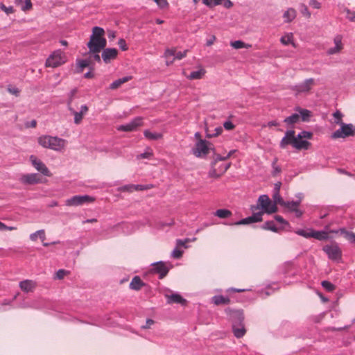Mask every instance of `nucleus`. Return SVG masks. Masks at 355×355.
<instances>
[{
    "mask_svg": "<svg viewBox=\"0 0 355 355\" xmlns=\"http://www.w3.org/2000/svg\"><path fill=\"white\" fill-rule=\"evenodd\" d=\"M275 201L272 202L267 195H261L259 197L257 206H252L253 214L249 217L241 219L232 223H226L227 225H248L262 220L263 213L272 214L277 211V207Z\"/></svg>",
    "mask_w": 355,
    "mask_h": 355,
    "instance_id": "nucleus-1",
    "label": "nucleus"
},
{
    "mask_svg": "<svg viewBox=\"0 0 355 355\" xmlns=\"http://www.w3.org/2000/svg\"><path fill=\"white\" fill-rule=\"evenodd\" d=\"M105 31L103 28L95 26L92 28V33L90 40L87 43V46L90 51L101 52L107 44L106 39L103 37Z\"/></svg>",
    "mask_w": 355,
    "mask_h": 355,
    "instance_id": "nucleus-2",
    "label": "nucleus"
},
{
    "mask_svg": "<svg viewBox=\"0 0 355 355\" xmlns=\"http://www.w3.org/2000/svg\"><path fill=\"white\" fill-rule=\"evenodd\" d=\"M38 144L44 148L51 149L54 151L61 152L67 145V141L50 135H42L37 139Z\"/></svg>",
    "mask_w": 355,
    "mask_h": 355,
    "instance_id": "nucleus-3",
    "label": "nucleus"
},
{
    "mask_svg": "<svg viewBox=\"0 0 355 355\" xmlns=\"http://www.w3.org/2000/svg\"><path fill=\"white\" fill-rule=\"evenodd\" d=\"M77 90L76 89H72L68 94L67 106L69 110L74 116V123L76 124H80L83 119V116L88 112V107L86 105L80 106V111H76L73 106V103L76 102L74 96L76 94Z\"/></svg>",
    "mask_w": 355,
    "mask_h": 355,
    "instance_id": "nucleus-4",
    "label": "nucleus"
},
{
    "mask_svg": "<svg viewBox=\"0 0 355 355\" xmlns=\"http://www.w3.org/2000/svg\"><path fill=\"white\" fill-rule=\"evenodd\" d=\"M223 161L225 160L224 158H222V155L219 154L215 155L214 161L211 163V168L209 171L211 177L219 178L230 167V162L224 163L223 162Z\"/></svg>",
    "mask_w": 355,
    "mask_h": 355,
    "instance_id": "nucleus-5",
    "label": "nucleus"
},
{
    "mask_svg": "<svg viewBox=\"0 0 355 355\" xmlns=\"http://www.w3.org/2000/svg\"><path fill=\"white\" fill-rule=\"evenodd\" d=\"M322 250L332 261L336 263L342 262L343 252L338 243H332L325 245L323 246Z\"/></svg>",
    "mask_w": 355,
    "mask_h": 355,
    "instance_id": "nucleus-6",
    "label": "nucleus"
},
{
    "mask_svg": "<svg viewBox=\"0 0 355 355\" xmlns=\"http://www.w3.org/2000/svg\"><path fill=\"white\" fill-rule=\"evenodd\" d=\"M233 317L236 318V320L232 324L234 334L236 338H241L245 334V329L242 323L243 320V312L239 310L235 311L233 312Z\"/></svg>",
    "mask_w": 355,
    "mask_h": 355,
    "instance_id": "nucleus-7",
    "label": "nucleus"
},
{
    "mask_svg": "<svg viewBox=\"0 0 355 355\" xmlns=\"http://www.w3.org/2000/svg\"><path fill=\"white\" fill-rule=\"evenodd\" d=\"M66 62V56L61 50L53 51L46 59L45 65L47 67L55 68Z\"/></svg>",
    "mask_w": 355,
    "mask_h": 355,
    "instance_id": "nucleus-8",
    "label": "nucleus"
},
{
    "mask_svg": "<svg viewBox=\"0 0 355 355\" xmlns=\"http://www.w3.org/2000/svg\"><path fill=\"white\" fill-rule=\"evenodd\" d=\"M355 135V126L351 123H341L340 128L331 135L333 139L345 138Z\"/></svg>",
    "mask_w": 355,
    "mask_h": 355,
    "instance_id": "nucleus-9",
    "label": "nucleus"
},
{
    "mask_svg": "<svg viewBox=\"0 0 355 355\" xmlns=\"http://www.w3.org/2000/svg\"><path fill=\"white\" fill-rule=\"evenodd\" d=\"M94 198L88 195L84 196H74L65 202V205L67 206H79L85 203H89L94 201Z\"/></svg>",
    "mask_w": 355,
    "mask_h": 355,
    "instance_id": "nucleus-10",
    "label": "nucleus"
},
{
    "mask_svg": "<svg viewBox=\"0 0 355 355\" xmlns=\"http://www.w3.org/2000/svg\"><path fill=\"white\" fill-rule=\"evenodd\" d=\"M189 241L190 239L188 238L185 239L184 240L177 239L176 246L171 252V257L174 259H180L184 252L182 248L187 249L188 248L187 243H189Z\"/></svg>",
    "mask_w": 355,
    "mask_h": 355,
    "instance_id": "nucleus-11",
    "label": "nucleus"
},
{
    "mask_svg": "<svg viewBox=\"0 0 355 355\" xmlns=\"http://www.w3.org/2000/svg\"><path fill=\"white\" fill-rule=\"evenodd\" d=\"M30 161L35 169L40 171L42 174L48 177L51 175V173L46 165L35 155H31Z\"/></svg>",
    "mask_w": 355,
    "mask_h": 355,
    "instance_id": "nucleus-12",
    "label": "nucleus"
},
{
    "mask_svg": "<svg viewBox=\"0 0 355 355\" xmlns=\"http://www.w3.org/2000/svg\"><path fill=\"white\" fill-rule=\"evenodd\" d=\"M209 153V147L205 140L198 141L195 148L193 149V153L198 157L205 156Z\"/></svg>",
    "mask_w": 355,
    "mask_h": 355,
    "instance_id": "nucleus-13",
    "label": "nucleus"
},
{
    "mask_svg": "<svg viewBox=\"0 0 355 355\" xmlns=\"http://www.w3.org/2000/svg\"><path fill=\"white\" fill-rule=\"evenodd\" d=\"M142 125V118L136 117L130 122L121 125L118 127V130L130 132L136 130V128Z\"/></svg>",
    "mask_w": 355,
    "mask_h": 355,
    "instance_id": "nucleus-14",
    "label": "nucleus"
},
{
    "mask_svg": "<svg viewBox=\"0 0 355 355\" xmlns=\"http://www.w3.org/2000/svg\"><path fill=\"white\" fill-rule=\"evenodd\" d=\"M295 137V132L294 130H287L279 143V147L285 149L288 145L293 146Z\"/></svg>",
    "mask_w": 355,
    "mask_h": 355,
    "instance_id": "nucleus-15",
    "label": "nucleus"
},
{
    "mask_svg": "<svg viewBox=\"0 0 355 355\" xmlns=\"http://www.w3.org/2000/svg\"><path fill=\"white\" fill-rule=\"evenodd\" d=\"M334 46L327 50L328 55H334L339 53L343 49V36L336 35L334 38Z\"/></svg>",
    "mask_w": 355,
    "mask_h": 355,
    "instance_id": "nucleus-16",
    "label": "nucleus"
},
{
    "mask_svg": "<svg viewBox=\"0 0 355 355\" xmlns=\"http://www.w3.org/2000/svg\"><path fill=\"white\" fill-rule=\"evenodd\" d=\"M168 270L166 264L162 261L153 264L152 270L154 272L158 273L160 279H162L167 275Z\"/></svg>",
    "mask_w": 355,
    "mask_h": 355,
    "instance_id": "nucleus-17",
    "label": "nucleus"
},
{
    "mask_svg": "<svg viewBox=\"0 0 355 355\" xmlns=\"http://www.w3.org/2000/svg\"><path fill=\"white\" fill-rule=\"evenodd\" d=\"M118 51L114 48H108L103 50L102 53V59L105 63H109L112 60L116 58Z\"/></svg>",
    "mask_w": 355,
    "mask_h": 355,
    "instance_id": "nucleus-18",
    "label": "nucleus"
},
{
    "mask_svg": "<svg viewBox=\"0 0 355 355\" xmlns=\"http://www.w3.org/2000/svg\"><path fill=\"white\" fill-rule=\"evenodd\" d=\"M311 143L306 140L298 138V135H295L293 148L297 150H307L309 148Z\"/></svg>",
    "mask_w": 355,
    "mask_h": 355,
    "instance_id": "nucleus-19",
    "label": "nucleus"
},
{
    "mask_svg": "<svg viewBox=\"0 0 355 355\" xmlns=\"http://www.w3.org/2000/svg\"><path fill=\"white\" fill-rule=\"evenodd\" d=\"M314 85V79L309 78L305 80L304 82L300 83L295 86V90L297 92H309L312 86Z\"/></svg>",
    "mask_w": 355,
    "mask_h": 355,
    "instance_id": "nucleus-20",
    "label": "nucleus"
},
{
    "mask_svg": "<svg viewBox=\"0 0 355 355\" xmlns=\"http://www.w3.org/2000/svg\"><path fill=\"white\" fill-rule=\"evenodd\" d=\"M331 232L340 234L350 243L355 244V234L354 232L348 231L345 228H340L338 230H333Z\"/></svg>",
    "mask_w": 355,
    "mask_h": 355,
    "instance_id": "nucleus-21",
    "label": "nucleus"
},
{
    "mask_svg": "<svg viewBox=\"0 0 355 355\" xmlns=\"http://www.w3.org/2000/svg\"><path fill=\"white\" fill-rule=\"evenodd\" d=\"M296 196L298 198V200L296 201H284L283 203H279V205L284 206L289 211H293V210H295L297 207H298L303 197L302 193H298Z\"/></svg>",
    "mask_w": 355,
    "mask_h": 355,
    "instance_id": "nucleus-22",
    "label": "nucleus"
},
{
    "mask_svg": "<svg viewBox=\"0 0 355 355\" xmlns=\"http://www.w3.org/2000/svg\"><path fill=\"white\" fill-rule=\"evenodd\" d=\"M152 187L151 185L128 184L121 188V191L132 192V191L147 190Z\"/></svg>",
    "mask_w": 355,
    "mask_h": 355,
    "instance_id": "nucleus-23",
    "label": "nucleus"
},
{
    "mask_svg": "<svg viewBox=\"0 0 355 355\" xmlns=\"http://www.w3.org/2000/svg\"><path fill=\"white\" fill-rule=\"evenodd\" d=\"M21 180L23 182L29 184H33L40 182V178L39 175L36 173L24 175L22 176Z\"/></svg>",
    "mask_w": 355,
    "mask_h": 355,
    "instance_id": "nucleus-24",
    "label": "nucleus"
},
{
    "mask_svg": "<svg viewBox=\"0 0 355 355\" xmlns=\"http://www.w3.org/2000/svg\"><path fill=\"white\" fill-rule=\"evenodd\" d=\"M35 283L32 280H24L19 283V287L20 288L26 293L31 292L34 290L35 288Z\"/></svg>",
    "mask_w": 355,
    "mask_h": 355,
    "instance_id": "nucleus-25",
    "label": "nucleus"
},
{
    "mask_svg": "<svg viewBox=\"0 0 355 355\" xmlns=\"http://www.w3.org/2000/svg\"><path fill=\"white\" fill-rule=\"evenodd\" d=\"M282 186V183L280 182H277L275 184L272 198L275 203H283L284 200L280 196L279 191Z\"/></svg>",
    "mask_w": 355,
    "mask_h": 355,
    "instance_id": "nucleus-26",
    "label": "nucleus"
},
{
    "mask_svg": "<svg viewBox=\"0 0 355 355\" xmlns=\"http://www.w3.org/2000/svg\"><path fill=\"white\" fill-rule=\"evenodd\" d=\"M311 238H314L319 241H326L329 239V234L327 231H316L311 230Z\"/></svg>",
    "mask_w": 355,
    "mask_h": 355,
    "instance_id": "nucleus-27",
    "label": "nucleus"
},
{
    "mask_svg": "<svg viewBox=\"0 0 355 355\" xmlns=\"http://www.w3.org/2000/svg\"><path fill=\"white\" fill-rule=\"evenodd\" d=\"M280 42L284 45L291 44L293 47H296L293 40V34L292 33H285L281 38Z\"/></svg>",
    "mask_w": 355,
    "mask_h": 355,
    "instance_id": "nucleus-28",
    "label": "nucleus"
},
{
    "mask_svg": "<svg viewBox=\"0 0 355 355\" xmlns=\"http://www.w3.org/2000/svg\"><path fill=\"white\" fill-rule=\"evenodd\" d=\"M144 284L140 277L135 276L132 278L131 282L130 283V288L132 290L139 291L144 286Z\"/></svg>",
    "mask_w": 355,
    "mask_h": 355,
    "instance_id": "nucleus-29",
    "label": "nucleus"
},
{
    "mask_svg": "<svg viewBox=\"0 0 355 355\" xmlns=\"http://www.w3.org/2000/svg\"><path fill=\"white\" fill-rule=\"evenodd\" d=\"M132 79L131 76H125L121 78H119L114 82H112L110 85V89H116L120 87L123 83H127L128 81Z\"/></svg>",
    "mask_w": 355,
    "mask_h": 355,
    "instance_id": "nucleus-30",
    "label": "nucleus"
},
{
    "mask_svg": "<svg viewBox=\"0 0 355 355\" xmlns=\"http://www.w3.org/2000/svg\"><path fill=\"white\" fill-rule=\"evenodd\" d=\"M296 17V10L293 8L287 9L283 14L284 22L288 23L292 21Z\"/></svg>",
    "mask_w": 355,
    "mask_h": 355,
    "instance_id": "nucleus-31",
    "label": "nucleus"
},
{
    "mask_svg": "<svg viewBox=\"0 0 355 355\" xmlns=\"http://www.w3.org/2000/svg\"><path fill=\"white\" fill-rule=\"evenodd\" d=\"M166 297L168 299V303H179L184 304L186 300L182 297V296L178 293H173L171 295H166Z\"/></svg>",
    "mask_w": 355,
    "mask_h": 355,
    "instance_id": "nucleus-32",
    "label": "nucleus"
},
{
    "mask_svg": "<svg viewBox=\"0 0 355 355\" xmlns=\"http://www.w3.org/2000/svg\"><path fill=\"white\" fill-rule=\"evenodd\" d=\"M144 135L146 138L149 140H158L162 138L163 135L160 132H150L148 130H146L144 132Z\"/></svg>",
    "mask_w": 355,
    "mask_h": 355,
    "instance_id": "nucleus-33",
    "label": "nucleus"
},
{
    "mask_svg": "<svg viewBox=\"0 0 355 355\" xmlns=\"http://www.w3.org/2000/svg\"><path fill=\"white\" fill-rule=\"evenodd\" d=\"M211 301L216 305L227 304L230 302V299L223 295H215L212 297Z\"/></svg>",
    "mask_w": 355,
    "mask_h": 355,
    "instance_id": "nucleus-34",
    "label": "nucleus"
},
{
    "mask_svg": "<svg viewBox=\"0 0 355 355\" xmlns=\"http://www.w3.org/2000/svg\"><path fill=\"white\" fill-rule=\"evenodd\" d=\"M37 238H40L42 240V241H44L46 236L45 231L44 230L36 231L35 232L30 235V239L32 241H35L37 239Z\"/></svg>",
    "mask_w": 355,
    "mask_h": 355,
    "instance_id": "nucleus-35",
    "label": "nucleus"
},
{
    "mask_svg": "<svg viewBox=\"0 0 355 355\" xmlns=\"http://www.w3.org/2000/svg\"><path fill=\"white\" fill-rule=\"evenodd\" d=\"M300 114V119H301L303 121H308L311 116V112L306 109L297 108L296 110Z\"/></svg>",
    "mask_w": 355,
    "mask_h": 355,
    "instance_id": "nucleus-36",
    "label": "nucleus"
},
{
    "mask_svg": "<svg viewBox=\"0 0 355 355\" xmlns=\"http://www.w3.org/2000/svg\"><path fill=\"white\" fill-rule=\"evenodd\" d=\"M205 73V71L203 69H200L198 71H192L189 76H187L189 79L197 80L201 79Z\"/></svg>",
    "mask_w": 355,
    "mask_h": 355,
    "instance_id": "nucleus-37",
    "label": "nucleus"
},
{
    "mask_svg": "<svg viewBox=\"0 0 355 355\" xmlns=\"http://www.w3.org/2000/svg\"><path fill=\"white\" fill-rule=\"evenodd\" d=\"M300 121V114L298 113H294L291 116L286 117L284 122L288 125H293L297 123Z\"/></svg>",
    "mask_w": 355,
    "mask_h": 355,
    "instance_id": "nucleus-38",
    "label": "nucleus"
},
{
    "mask_svg": "<svg viewBox=\"0 0 355 355\" xmlns=\"http://www.w3.org/2000/svg\"><path fill=\"white\" fill-rule=\"evenodd\" d=\"M214 215L220 218H227L232 216V212L226 209H220L216 211Z\"/></svg>",
    "mask_w": 355,
    "mask_h": 355,
    "instance_id": "nucleus-39",
    "label": "nucleus"
},
{
    "mask_svg": "<svg viewBox=\"0 0 355 355\" xmlns=\"http://www.w3.org/2000/svg\"><path fill=\"white\" fill-rule=\"evenodd\" d=\"M175 53H176L175 49H166L164 56L167 60H166L167 65H170L173 62V60L169 61L168 59L170 57H172V56L175 58Z\"/></svg>",
    "mask_w": 355,
    "mask_h": 355,
    "instance_id": "nucleus-40",
    "label": "nucleus"
},
{
    "mask_svg": "<svg viewBox=\"0 0 355 355\" xmlns=\"http://www.w3.org/2000/svg\"><path fill=\"white\" fill-rule=\"evenodd\" d=\"M263 229L270 230L274 232H277L280 230L279 228L277 227L275 223L273 221H267L263 225Z\"/></svg>",
    "mask_w": 355,
    "mask_h": 355,
    "instance_id": "nucleus-41",
    "label": "nucleus"
},
{
    "mask_svg": "<svg viewBox=\"0 0 355 355\" xmlns=\"http://www.w3.org/2000/svg\"><path fill=\"white\" fill-rule=\"evenodd\" d=\"M231 46L236 49H242V48H250L251 45L248 44H245L241 40H236L231 42Z\"/></svg>",
    "mask_w": 355,
    "mask_h": 355,
    "instance_id": "nucleus-42",
    "label": "nucleus"
},
{
    "mask_svg": "<svg viewBox=\"0 0 355 355\" xmlns=\"http://www.w3.org/2000/svg\"><path fill=\"white\" fill-rule=\"evenodd\" d=\"M153 155V150L148 147L146 149V151L143 153H141L137 156V159H150Z\"/></svg>",
    "mask_w": 355,
    "mask_h": 355,
    "instance_id": "nucleus-43",
    "label": "nucleus"
},
{
    "mask_svg": "<svg viewBox=\"0 0 355 355\" xmlns=\"http://www.w3.org/2000/svg\"><path fill=\"white\" fill-rule=\"evenodd\" d=\"M99 53L100 52L90 51H89L88 58L91 62H92L93 61L97 62H101V57L99 55Z\"/></svg>",
    "mask_w": 355,
    "mask_h": 355,
    "instance_id": "nucleus-44",
    "label": "nucleus"
},
{
    "mask_svg": "<svg viewBox=\"0 0 355 355\" xmlns=\"http://www.w3.org/2000/svg\"><path fill=\"white\" fill-rule=\"evenodd\" d=\"M223 132V128L221 127H217L214 129V132H211L209 129L207 128L206 130L207 137H216L219 135H220Z\"/></svg>",
    "mask_w": 355,
    "mask_h": 355,
    "instance_id": "nucleus-45",
    "label": "nucleus"
},
{
    "mask_svg": "<svg viewBox=\"0 0 355 355\" xmlns=\"http://www.w3.org/2000/svg\"><path fill=\"white\" fill-rule=\"evenodd\" d=\"M300 12L306 17L309 18L311 17V12L309 11L308 8L304 4H301L300 6Z\"/></svg>",
    "mask_w": 355,
    "mask_h": 355,
    "instance_id": "nucleus-46",
    "label": "nucleus"
},
{
    "mask_svg": "<svg viewBox=\"0 0 355 355\" xmlns=\"http://www.w3.org/2000/svg\"><path fill=\"white\" fill-rule=\"evenodd\" d=\"M295 233L306 239L311 238V230H309V231L304 230H298L295 232Z\"/></svg>",
    "mask_w": 355,
    "mask_h": 355,
    "instance_id": "nucleus-47",
    "label": "nucleus"
},
{
    "mask_svg": "<svg viewBox=\"0 0 355 355\" xmlns=\"http://www.w3.org/2000/svg\"><path fill=\"white\" fill-rule=\"evenodd\" d=\"M160 9H164L168 8V3L167 0H153Z\"/></svg>",
    "mask_w": 355,
    "mask_h": 355,
    "instance_id": "nucleus-48",
    "label": "nucleus"
},
{
    "mask_svg": "<svg viewBox=\"0 0 355 355\" xmlns=\"http://www.w3.org/2000/svg\"><path fill=\"white\" fill-rule=\"evenodd\" d=\"M297 135H298V138H301L302 139H310L313 137V134L311 132L304 131V130L298 133Z\"/></svg>",
    "mask_w": 355,
    "mask_h": 355,
    "instance_id": "nucleus-49",
    "label": "nucleus"
},
{
    "mask_svg": "<svg viewBox=\"0 0 355 355\" xmlns=\"http://www.w3.org/2000/svg\"><path fill=\"white\" fill-rule=\"evenodd\" d=\"M346 17L351 21H355V12L351 11L349 9L345 10Z\"/></svg>",
    "mask_w": 355,
    "mask_h": 355,
    "instance_id": "nucleus-50",
    "label": "nucleus"
},
{
    "mask_svg": "<svg viewBox=\"0 0 355 355\" xmlns=\"http://www.w3.org/2000/svg\"><path fill=\"white\" fill-rule=\"evenodd\" d=\"M334 117L335 119V123H337V124H340L341 125V123H343L342 122V116H343V114L340 112L339 111H336V112L334 113Z\"/></svg>",
    "mask_w": 355,
    "mask_h": 355,
    "instance_id": "nucleus-51",
    "label": "nucleus"
},
{
    "mask_svg": "<svg viewBox=\"0 0 355 355\" xmlns=\"http://www.w3.org/2000/svg\"><path fill=\"white\" fill-rule=\"evenodd\" d=\"M277 159L275 158L274 161L272 163V174L275 175L276 174L280 173L281 168L279 166L277 165Z\"/></svg>",
    "mask_w": 355,
    "mask_h": 355,
    "instance_id": "nucleus-52",
    "label": "nucleus"
},
{
    "mask_svg": "<svg viewBox=\"0 0 355 355\" xmlns=\"http://www.w3.org/2000/svg\"><path fill=\"white\" fill-rule=\"evenodd\" d=\"M322 286L328 291H332L334 289V286L328 281L322 282Z\"/></svg>",
    "mask_w": 355,
    "mask_h": 355,
    "instance_id": "nucleus-53",
    "label": "nucleus"
},
{
    "mask_svg": "<svg viewBox=\"0 0 355 355\" xmlns=\"http://www.w3.org/2000/svg\"><path fill=\"white\" fill-rule=\"evenodd\" d=\"M91 63L92 62H90L89 58H87V59H84V60H80L78 62V65H79L80 68L84 69L87 67H89L91 64Z\"/></svg>",
    "mask_w": 355,
    "mask_h": 355,
    "instance_id": "nucleus-54",
    "label": "nucleus"
},
{
    "mask_svg": "<svg viewBox=\"0 0 355 355\" xmlns=\"http://www.w3.org/2000/svg\"><path fill=\"white\" fill-rule=\"evenodd\" d=\"M1 9L4 11L6 14H11L14 12V9L12 6L6 7L4 4H0Z\"/></svg>",
    "mask_w": 355,
    "mask_h": 355,
    "instance_id": "nucleus-55",
    "label": "nucleus"
},
{
    "mask_svg": "<svg viewBox=\"0 0 355 355\" xmlns=\"http://www.w3.org/2000/svg\"><path fill=\"white\" fill-rule=\"evenodd\" d=\"M187 52H188L187 50H185L184 51H178V52L176 51L175 55L173 60L175 59L181 60V59L184 58V57H186Z\"/></svg>",
    "mask_w": 355,
    "mask_h": 355,
    "instance_id": "nucleus-56",
    "label": "nucleus"
},
{
    "mask_svg": "<svg viewBox=\"0 0 355 355\" xmlns=\"http://www.w3.org/2000/svg\"><path fill=\"white\" fill-rule=\"evenodd\" d=\"M32 8L31 0H25L24 4L21 7V10L26 11Z\"/></svg>",
    "mask_w": 355,
    "mask_h": 355,
    "instance_id": "nucleus-57",
    "label": "nucleus"
},
{
    "mask_svg": "<svg viewBox=\"0 0 355 355\" xmlns=\"http://www.w3.org/2000/svg\"><path fill=\"white\" fill-rule=\"evenodd\" d=\"M223 127L227 130H232L234 128V125L230 121H227L223 123Z\"/></svg>",
    "mask_w": 355,
    "mask_h": 355,
    "instance_id": "nucleus-58",
    "label": "nucleus"
},
{
    "mask_svg": "<svg viewBox=\"0 0 355 355\" xmlns=\"http://www.w3.org/2000/svg\"><path fill=\"white\" fill-rule=\"evenodd\" d=\"M309 3L310 6L315 9H319L321 6L320 3L317 0H310Z\"/></svg>",
    "mask_w": 355,
    "mask_h": 355,
    "instance_id": "nucleus-59",
    "label": "nucleus"
},
{
    "mask_svg": "<svg viewBox=\"0 0 355 355\" xmlns=\"http://www.w3.org/2000/svg\"><path fill=\"white\" fill-rule=\"evenodd\" d=\"M67 274V271L63 270V269H60L59 270L57 271L56 272V278L57 279H62L65 275Z\"/></svg>",
    "mask_w": 355,
    "mask_h": 355,
    "instance_id": "nucleus-60",
    "label": "nucleus"
},
{
    "mask_svg": "<svg viewBox=\"0 0 355 355\" xmlns=\"http://www.w3.org/2000/svg\"><path fill=\"white\" fill-rule=\"evenodd\" d=\"M118 44L123 51H126L128 49L126 42L123 39H120L118 42Z\"/></svg>",
    "mask_w": 355,
    "mask_h": 355,
    "instance_id": "nucleus-61",
    "label": "nucleus"
},
{
    "mask_svg": "<svg viewBox=\"0 0 355 355\" xmlns=\"http://www.w3.org/2000/svg\"><path fill=\"white\" fill-rule=\"evenodd\" d=\"M275 218L279 223L289 226V223L286 220H285L281 216H275Z\"/></svg>",
    "mask_w": 355,
    "mask_h": 355,
    "instance_id": "nucleus-62",
    "label": "nucleus"
},
{
    "mask_svg": "<svg viewBox=\"0 0 355 355\" xmlns=\"http://www.w3.org/2000/svg\"><path fill=\"white\" fill-rule=\"evenodd\" d=\"M293 266V264L292 262H286L284 264L283 268H285L284 270V273H286L288 272V270L292 268Z\"/></svg>",
    "mask_w": 355,
    "mask_h": 355,
    "instance_id": "nucleus-63",
    "label": "nucleus"
},
{
    "mask_svg": "<svg viewBox=\"0 0 355 355\" xmlns=\"http://www.w3.org/2000/svg\"><path fill=\"white\" fill-rule=\"evenodd\" d=\"M155 323L154 320L151 319H148L146 320V324L142 326V328L144 329H148L150 328V327Z\"/></svg>",
    "mask_w": 355,
    "mask_h": 355,
    "instance_id": "nucleus-64",
    "label": "nucleus"
}]
</instances>
